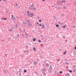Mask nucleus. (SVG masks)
<instances>
[{
    "label": "nucleus",
    "mask_w": 76,
    "mask_h": 76,
    "mask_svg": "<svg viewBox=\"0 0 76 76\" xmlns=\"http://www.w3.org/2000/svg\"><path fill=\"white\" fill-rule=\"evenodd\" d=\"M39 22H41V20H39Z\"/></svg>",
    "instance_id": "f3484780"
},
{
    "label": "nucleus",
    "mask_w": 76,
    "mask_h": 76,
    "mask_svg": "<svg viewBox=\"0 0 76 76\" xmlns=\"http://www.w3.org/2000/svg\"><path fill=\"white\" fill-rule=\"evenodd\" d=\"M11 18V19H12V18Z\"/></svg>",
    "instance_id": "8fccbe9b"
},
{
    "label": "nucleus",
    "mask_w": 76,
    "mask_h": 76,
    "mask_svg": "<svg viewBox=\"0 0 76 76\" xmlns=\"http://www.w3.org/2000/svg\"><path fill=\"white\" fill-rule=\"evenodd\" d=\"M5 56H6V57H7V55H6V54H5Z\"/></svg>",
    "instance_id": "7c9ffc66"
},
{
    "label": "nucleus",
    "mask_w": 76,
    "mask_h": 76,
    "mask_svg": "<svg viewBox=\"0 0 76 76\" xmlns=\"http://www.w3.org/2000/svg\"><path fill=\"white\" fill-rule=\"evenodd\" d=\"M64 37V38H65V37Z\"/></svg>",
    "instance_id": "79ce46f5"
},
{
    "label": "nucleus",
    "mask_w": 76,
    "mask_h": 76,
    "mask_svg": "<svg viewBox=\"0 0 76 76\" xmlns=\"http://www.w3.org/2000/svg\"><path fill=\"white\" fill-rule=\"evenodd\" d=\"M27 52H28V53L29 52V50H27Z\"/></svg>",
    "instance_id": "c85d7f7f"
},
{
    "label": "nucleus",
    "mask_w": 76,
    "mask_h": 76,
    "mask_svg": "<svg viewBox=\"0 0 76 76\" xmlns=\"http://www.w3.org/2000/svg\"><path fill=\"white\" fill-rule=\"evenodd\" d=\"M13 19H14V18H13Z\"/></svg>",
    "instance_id": "de8ad7c7"
},
{
    "label": "nucleus",
    "mask_w": 76,
    "mask_h": 76,
    "mask_svg": "<svg viewBox=\"0 0 76 76\" xmlns=\"http://www.w3.org/2000/svg\"><path fill=\"white\" fill-rule=\"evenodd\" d=\"M53 6V7H54V6Z\"/></svg>",
    "instance_id": "a19ab883"
},
{
    "label": "nucleus",
    "mask_w": 76,
    "mask_h": 76,
    "mask_svg": "<svg viewBox=\"0 0 76 76\" xmlns=\"http://www.w3.org/2000/svg\"><path fill=\"white\" fill-rule=\"evenodd\" d=\"M67 42V40H66V42Z\"/></svg>",
    "instance_id": "a18cd8bd"
},
{
    "label": "nucleus",
    "mask_w": 76,
    "mask_h": 76,
    "mask_svg": "<svg viewBox=\"0 0 76 76\" xmlns=\"http://www.w3.org/2000/svg\"><path fill=\"white\" fill-rule=\"evenodd\" d=\"M19 75H21V74H20H20H19Z\"/></svg>",
    "instance_id": "473e14b6"
},
{
    "label": "nucleus",
    "mask_w": 76,
    "mask_h": 76,
    "mask_svg": "<svg viewBox=\"0 0 76 76\" xmlns=\"http://www.w3.org/2000/svg\"><path fill=\"white\" fill-rule=\"evenodd\" d=\"M45 75H46V74H45Z\"/></svg>",
    "instance_id": "37998d69"
},
{
    "label": "nucleus",
    "mask_w": 76,
    "mask_h": 76,
    "mask_svg": "<svg viewBox=\"0 0 76 76\" xmlns=\"http://www.w3.org/2000/svg\"><path fill=\"white\" fill-rule=\"evenodd\" d=\"M28 16H29V17H30V18H32V17L34 16V13H32L31 14L28 13Z\"/></svg>",
    "instance_id": "f257e3e1"
},
{
    "label": "nucleus",
    "mask_w": 76,
    "mask_h": 76,
    "mask_svg": "<svg viewBox=\"0 0 76 76\" xmlns=\"http://www.w3.org/2000/svg\"><path fill=\"white\" fill-rule=\"evenodd\" d=\"M60 51H61V50L60 49Z\"/></svg>",
    "instance_id": "09e8293b"
},
{
    "label": "nucleus",
    "mask_w": 76,
    "mask_h": 76,
    "mask_svg": "<svg viewBox=\"0 0 76 76\" xmlns=\"http://www.w3.org/2000/svg\"><path fill=\"white\" fill-rule=\"evenodd\" d=\"M27 22L28 24V26H32V23L30 22L29 20L27 21Z\"/></svg>",
    "instance_id": "f03ea898"
},
{
    "label": "nucleus",
    "mask_w": 76,
    "mask_h": 76,
    "mask_svg": "<svg viewBox=\"0 0 76 76\" xmlns=\"http://www.w3.org/2000/svg\"><path fill=\"white\" fill-rule=\"evenodd\" d=\"M34 7V4H32V6H31L30 7V9H32V8L31 7Z\"/></svg>",
    "instance_id": "39448f33"
},
{
    "label": "nucleus",
    "mask_w": 76,
    "mask_h": 76,
    "mask_svg": "<svg viewBox=\"0 0 76 76\" xmlns=\"http://www.w3.org/2000/svg\"><path fill=\"white\" fill-rule=\"evenodd\" d=\"M62 2H63V1H62Z\"/></svg>",
    "instance_id": "ea45409f"
},
{
    "label": "nucleus",
    "mask_w": 76,
    "mask_h": 76,
    "mask_svg": "<svg viewBox=\"0 0 76 76\" xmlns=\"http://www.w3.org/2000/svg\"><path fill=\"white\" fill-rule=\"evenodd\" d=\"M63 15H64V14H63Z\"/></svg>",
    "instance_id": "49530a36"
},
{
    "label": "nucleus",
    "mask_w": 76,
    "mask_h": 76,
    "mask_svg": "<svg viewBox=\"0 0 76 76\" xmlns=\"http://www.w3.org/2000/svg\"><path fill=\"white\" fill-rule=\"evenodd\" d=\"M69 72H71H71H72V71H69Z\"/></svg>",
    "instance_id": "5701e85b"
},
{
    "label": "nucleus",
    "mask_w": 76,
    "mask_h": 76,
    "mask_svg": "<svg viewBox=\"0 0 76 76\" xmlns=\"http://www.w3.org/2000/svg\"><path fill=\"white\" fill-rule=\"evenodd\" d=\"M46 66H47V67H48L49 66V64H46Z\"/></svg>",
    "instance_id": "1a4fd4ad"
},
{
    "label": "nucleus",
    "mask_w": 76,
    "mask_h": 76,
    "mask_svg": "<svg viewBox=\"0 0 76 76\" xmlns=\"http://www.w3.org/2000/svg\"><path fill=\"white\" fill-rule=\"evenodd\" d=\"M1 20H3V18H1Z\"/></svg>",
    "instance_id": "72a5a7b5"
},
{
    "label": "nucleus",
    "mask_w": 76,
    "mask_h": 76,
    "mask_svg": "<svg viewBox=\"0 0 76 76\" xmlns=\"http://www.w3.org/2000/svg\"><path fill=\"white\" fill-rule=\"evenodd\" d=\"M63 28H66V27L65 26H63Z\"/></svg>",
    "instance_id": "aec40b11"
},
{
    "label": "nucleus",
    "mask_w": 76,
    "mask_h": 76,
    "mask_svg": "<svg viewBox=\"0 0 76 76\" xmlns=\"http://www.w3.org/2000/svg\"><path fill=\"white\" fill-rule=\"evenodd\" d=\"M33 9H34V10H36V8H33Z\"/></svg>",
    "instance_id": "4be33fe9"
},
{
    "label": "nucleus",
    "mask_w": 76,
    "mask_h": 76,
    "mask_svg": "<svg viewBox=\"0 0 76 76\" xmlns=\"http://www.w3.org/2000/svg\"><path fill=\"white\" fill-rule=\"evenodd\" d=\"M42 71H43L44 72H45V69H42Z\"/></svg>",
    "instance_id": "9b49d317"
},
{
    "label": "nucleus",
    "mask_w": 76,
    "mask_h": 76,
    "mask_svg": "<svg viewBox=\"0 0 76 76\" xmlns=\"http://www.w3.org/2000/svg\"><path fill=\"white\" fill-rule=\"evenodd\" d=\"M60 73H63V72H62V71H61L60 72Z\"/></svg>",
    "instance_id": "6ab92c4d"
},
{
    "label": "nucleus",
    "mask_w": 76,
    "mask_h": 76,
    "mask_svg": "<svg viewBox=\"0 0 76 76\" xmlns=\"http://www.w3.org/2000/svg\"><path fill=\"white\" fill-rule=\"evenodd\" d=\"M63 8L64 9H66V7H63Z\"/></svg>",
    "instance_id": "423d86ee"
},
{
    "label": "nucleus",
    "mask_w": 76,
    "mask_h": 76,
    "mask_svg": "<svg viewBox=\"0 0 76 76\" xmlns=\"http://www.w3.org/2000/svg\"><path fill=\"white\" fill-rule=\"evenodd\" d=\"M3 1H5V0H3Z\"/></svg>",
    "instance_id": "e433bc0d"
},
{
    "label": "nucleus",
    "mask_w": 76,
    "mask_h": 76,
    "mask_svg": "<svg viewBox=\"0 0 76 76\" xmlns=\"http://www.w3.org/2000/svg\"><path fill=\"white\" fill-rule=\"evenodd\" d=\"M29 11H28V12H27V13H29Z\"/></svg>",
    "instance_id": "bb28decb"
},
{
    "label": "nucleus",
    "mask_w": 76,
    "mask_h": 76,
    "mask_svg": "<svg viewBox=\"0 0 76 76\" xmlns=\"http://www.w3.org/2000/svg\"><path fill=\"white\" fill-rule=\"evenodd\" d=\"M24 72H27V71H26V70H24Z\"/></svg>",
    "instance_id": "4468645a"
},
{
    "label": "nucleus",
    "mask_w": 76,
    "mask_h": 76,
    "mask_svg": "<svg viewBox=\"0 0 76 76\" xmlns=\"http://www.w3.org/2000/svg\"><path fill=\"white\" fill-rule=\"evenodd\" d=\"M39 25L40 26H42V25H41V24H40Z\"/></svg>",
    "instance_id": "a211bd4d"
},
{
    "label": "nucleus",
    "mask_w": 76,
    "mask_h": 76,
    "mask_svg": "<svg viewBox=\"0 0 76 76\" xmlns=\"http://www.w3.org/2000/svg\"><path fill=\"white\" fill-rule=\"evenodd\" d=\"M56 27H58V25L57 24L56 25Z\"/></svg>",
    "instance_id": "2eb2a0df"
},
{
    "label": "nucleus",
    "mask_w": 76,
    "mask_h": 76,
    "mask_svg": "<svg viewBox=\"0 0 76 76\" xmlns=\"http://www.w3.org/2000/svg\"><path fill=\"white\" fill-rule=\"evenodd\" d=\"M6 19H7L6 18H4V20H6Z\"/></svg>",
    "instance_id": "b1692460"
},
{
    "label": "nucleus",
    "mask_w": 76,
    "mask_h": 76,
    "mask_svg": "<svg viewBox=\"0 0 76 76\" xmlns=\"http://www.w3.org/2000/svg\"><path fill=\"white\" fill-rule=\"evenodd\" d=\"M0 1H1V0H0Z\"/></svg>",
    "instance_id": "3c124183"
},
{
    "label": "nucleus",
    "mask_w": 76,
    "mask_h": 76,
    "mask_svg": "<svg viewBox=\"0 0 76 76\" xmlns=\"http://www.w3.org/2000/svg\"><path fill=\"white\" fill-rule=\"evenodd\" d=\"M18 36H19V35H18Z\"/></svg>",
    "instance_id": "c03bdc74"
},
{
    "label": "nucleus",
    "mask_w": 76,
    "mask_h": 76,
    "mask_svg": "<svg viewBox=\"0 0 76 76\" xmlns=\"http://www.w3.org/2000/svg\"><path fill=\"white\" fill-rule=\"evenodd\" d=\"M26 47H27V48L28 47V46H26Z\"/></svg>",
    "instance_id": "c9c22d12"
},
{
    "label": "nucleus",
    "mask_w": 76,
    "mask_h": 76,
    "mask_svg": "<svg viewBox=\"0 0 76 76\" xmlns=\"http://www.w3.org/2000/svg\"><path fill=\"white\" fill-rule=\"evenodd\" d=\"M33 50L34 51H36V48H33Z\"/></svg>",
    "instance_id": "20e7f679"
},
{
    "label": "nucleus",
    "mask_w": 76,
    "mask_h": 76,
    "mask_svg": "<svg viewBox=\"0 0 76 76\" xmlns=\"http://www.w3.org/2000/svg\"><path fill=\"white\" fill-rule=\"evenodd\" d=\"M16 26H18V25H16Z\"/></svg>",
    "instance_id": "4c0bfd02"
},
{
    "label": "nucleus",
    "mask_w": 76,
    "mask_h": 76,
    "mask_svg": "<svg viewBox=\"0 0 76 76\" xmlns=\"http://www.w3.org/2000/svg\"><path fill=\"white\" fill-rule=\"evenodd\" d=\"M38 42H41V40H40L39 39V40H38Z\"/></svg>",
    "instance_id": "ddd939ff"
},
{
    "label": "nucleus",
    "mask_w": 76,
    "mask_h": 76,
    "mask_svg": "<svg viewBox=\"0 0 76 76\" xmlns=\"http://www.w3.org/2000/svg\"><path fill=\"white\" fill-rule=\"evenodd\" d=\"M61 25H63V23H61Z\"/></svg>",
    "instance_id": "412c9836"
},
{
    "label": "nucleus",
    "mask_w": 76,
    "mask_h": 76,
    "mask_svg": "<svg viewBox=\"0 0 76 76\" xmlns=\"http://www.w3.org/2000/svg\"><path fill=\"white\" fill-rule=\"evenodd\" d=\"M64 2H65V1H64Z\"/></svg>",
    "instance_id": "603ef678"
},
{
    "label": "nucleus",
    "mask_w": 76,
    "mask_h": 76,
    "mask_svg": "<svg viewBox=\"0 0 76 76\" xmlns=\"http://www.w3.org/2000/svg\"><path fill=\"white\" fill-rule=\"evenodd\" d=\"M75 50H76V47H75Z\"/></svg>",
    "instance_id": "cd10ccee"
},
{
    "label": "nucleus",
    "mask_w": 76,
    "mask_h": 76,
    "mask_svg": "<svg viewBox=\"0 0 76 76\" xmlns=\"http://www.w3.org/2000/svg\"><path fill=\"white\" fill-rule=\"evenodd\" d=\"M66 64H68V63H67V62L66 63Z\"/></svg>",
    "instance_id": "2f4dec72"
},
{
    "label": "nucleus",
    "mask_w": 76,
    "mask_h": 76,
    "mask_svg": "<svg viewBox=\"0 0 76 76\" xmlns=\"http://www.w3.org/2000/svg\"><path fill=\"white\" fill-rule=\"evenodd\" d=\"M10 32H12V30L11 29L9 30Z\"/></svg>",
    "instance_id": "9d476101"
},
{
    "label": "nucleus",
    "mask_w": 76,
    "mask_h": 76,
    "mask_svg": "<svg viewBox=\"0 0 76 76\" xmlns=\"http://www.w3.org/2000/svg\"><path fill=\"white\" fill-rule=\"evenodd\" d=\"M16 6H18V4L17 3H16Z\"/></svg>",
    "instance_id": "dca6fc26"
},
{
    "label": "nucleus",
    "mask_w": 76,
    "mask_h": 76,
    "mask_svg": "<svg viewBox=\"0 0 76 76\" xmlns=\"http://www.w3.org/2000/svg\"><path fill=\"white\" fill-rule=\"evenodd\" d=\"M42 1H45V0H42Z\"/></svg>",
    "instance_id": "58836bf2"
},
{
    "label": "nucleus",
    "mask_w": 76,
    "mask_h": 76,
    "mask_svg": "<svg viewBox=\"0 0 76 76\" xmlns=\"http://www.w3.org/2000/svg\"><path fill=\"white\" fill-rule=\"evenodd\" d=\"M66 52H64L63 55H64L66 54Z\"/></svg>",
    "instance_id": "f8f14e48"
},
{
    "label": "nucleus",
    "mask_w": 76,
    "mask_h": 76,
    "mask_svg": "<svg viewBox=\"0 0 76 76\" xmlns=\"http://www.w3.org/2000/svg\"><path fill=\"white\" fill-rule=\"evenodd\" d=\"M59 24H61V23L60 22H59Z\"/></svg>",
    "instance_id": "a878e982"
},
{
    "label": "nucleus",
    "mask_w": 76,
    "mask_h": 76,
    "mask_svg": "<svg viewBox=\"0 0 76 76\" xmlns=\"http://www.w3.org/2000/svg\"><path fill=\"white\" fill-rule=\"evenodd\" d=\"M37 64V62H34V64H35V65H36Z\"/></svg>",
    "instance_id": "6e6552de"
},
{
    "label": "nucleus",
    "mask_w": 76,
    "mask_h": 76,
    "mask_svg": "<svg viewBox=\"0 0 76 76\" xmlns=\"http://www.w3.org/2000/svg\"><path fill=\"white\" fill-rule=\"evenodd\" d=\"M60 59H58V61H60Z\"/></svg>",
    "instance_id": "c756f323"
},
{
    "label": "nucleus",
    "mask_w": 76,
    "mask_h": 76,
    "mask_svg": "<svg viewBox=\"0 0 76 76\" xmlns=\"http://www.w3.org/2000/svg\"><path fill=\"white\" fill-rule=\"evenodd\" d=\"M44 27H45V25H42V29H44Z\"/></svg>",
    "instance_id": "7ed1b4c3"
},
{
    "label": "nucleus",
    "mask_w": 76,
    "mask_h": 76,
    "mask_svg": "<svg viewBox=\"0 0 76 76\" xmlns=\"http://www.w3.org/2000/svg\"><path fill=\"white\" fill-rule=\"evenodd\" d=\"M36 38H34L33 39V42H35V40H36Z\"/></svg>",
    "instance_id": "0eeeda50"
},
{
    "label": "nucleus",
    "mask_w": 76,
    "mask_h": 76,
    "mask_svg": "<svg viewBox=\"0 0 76 76\" xmlns=\"http://www.w3.org/2000/svg\"><path fill=\"white\" fill-rule=\"evenodd\" d=\"M11 16H12V17L13 18V15H12Z\"/></svg>",
    "instance_id": "393cba45"
},
{
    "label": "nucleus",
    "mask_w": 76,
    "mask_h": 76,
    "mask_svg": "<svg viewBox=\"0 0 76 76\" xmlns=\"http://www.w3.org/2000/svg\"><path fill=\"white\" fill-rule=\"evenodd\" d=\"M37 24H38V23H38V22H37Z\"/></svg>",
    "instance_id": "f704fd0d"
}]
</instances>
